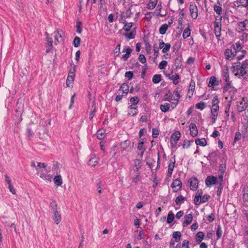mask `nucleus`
<instances>
[{"label": "nucleus", "instance_id": "aec40b11", "mask_svg": "<svg viewBox=\"0 0 248 248\" xmlns=\"http://www.w3.org/2000/svg\"><path fill=\"white\" fill-rule=\"evenodd\" d=\"M46 40L47 42V44L46 46V52L48 53L50 50L52 49V44H53V40L50 37H46Z\"/></svg>", "mask_w": 248, "mask_h": 248}, {"label": "nucleus", "instance_id": "bb28decb", "mask_svg": "<svg viewBox=\"0 0 248 248\" xmlns=\"http://www.w3.org/2000/svg\"><path fill=\"white\" fill-rule=\"evenodd\" d=\"M195 142L197 145H199L202 146H204L207 144L206 140L204 138L196 140Z\"/></svg>", "mask_w": 248, "mask_h": 248}, {"label": "nucleus", "instance_id": "6ab92c4d", "mask_svg": "<svg viewBox=\"0 0 248 248\" xmlns=\"http://www.w3.org/2000/svg\"><path fill=\"white\" fill-rule=\"evenodd\" d=\"M234 52H232L230 49H227L225 52V58L227 60H230L235 56Z\"/></svg>", "mask_w": 248, "mask_h": 248}, {"label": "nucleus", "instance_id": "f03ea898", "mask_svg": "<svg viewBox=\"0 0 248 248\" xmlns=\"http://www.w3.org/2000/svg\"><path fill=\"white\" fill-rule=\"evenodd\" d=\"M236 26V31L239 32H242L245 30H248V20L245 19L243 21L239 22Z\"/></svg>", "mask_w": 248, "mask_h": 248}, {"label": "nucleus", "instance_id": "79ce46f5", "mask_svg": "<svg viewBox=\"0 0 248 248\" xmlns=\"http://www.w3.org/2000/svg\"><path fill=\"white\" fill-rule=\"evenodd\" d=\"M80 38L79 37L76 36L75 37L73 41V45L75 47H77L80 45Z\"/></svg>", "mask_w": 248, "mask_h": 248}, {"label": "nucleus", "instance_id": "c03bdc74", "mask_svg": "<svg viewBox=\"0 0 248 248\" xmlns=\"http://www.w3.org/2000/svg\"><path fill=\"white\" fill-rule=\"evenodd\" d=\"M216 78L214 76H212L209 80L208 86L212 87L216 85Z\"/></svg>", "mask_w": 248, "mask_h": 248}, {"label": "nucleus", "instance_id": "473e14b6", "mask_svg": "<svg viewBox=\"0 0 248 248\" xmlns=\"http://www.w3.org/2000/svg\"><path fill=\"white\" fill-rule=\"evenodd\" d=\"M75 76V75H71L69 73L66 80V85L68 87H70V84L73 81Z\"/></svg>", "mask_w": 248, "mask_h": 248}, {"label": "nucleus", "instance_id": "0eeeda50", "mask_svg": "<svg viewBox=\"0 0 248 248\" xmlns=\"http://www.w3.org/2000/svg\"><path fill=\"white\" fill-rule=\"evenodd\" d=\"M159 48L162 49L163 53H165L169 51L170 48V45L169 43H165L161 39L159 40Z\"/></svg>", "mask_w": 248, "mask_h": 248}, {"label": "nucleus", "instance_id": "2f4dec72", "mask_svg": "<svg viewBox=\"0 0 248 248\" xmlns=\"http://www.w3.org/2000/svg\"><path fill=\"white\" fill-rule=\"evenodd\" d=\"M179 92L180 91L178 88L175 90L173 92L172 96L173 97V99L175 101H178L179 99L180 98V95Z\"/></svg>", "mask_w": 248, "mask_h": 248}, {"label": "nucleus", "instance_id": "423d86ee", "mask_svg": "<svg viewBox=\"0 0 248 248\" xmlns=\"http://www.w3.org/2000/svg\"><path fill=\"white\" fill-rule=\"evenodd\" d=\"M190 16L193 19H196L198 16V8L194 3H191L189 6Z\"/></svg>", "mask_w": 248, "mask_h": 248}, {"label": "nucleus", "instance_id": "49530a36", "mask_svg": "<svg viewBox=\"0 0 248 248\" xmlns=\"http://www.w3.org/2000/svg\"><path fill=\"white\" fill-rule=\"evenodd\" d=\"M167 62L166 61L163 60L158 65V68L160 69H163L165 68V67L167 65Z\"/></svg>", "mask_w": 248, "mask_h": 248}, {"label": "nucleus", "instance_id": "e433bc0d", "mask_svg": "<svg viewBox=\"0 0 248 248\" xmlns=\"http://www.w3.org/2000/svg\"><path fill=\"white\" fill-rule=\"evenodd\" d=\"M120 90H121L123 93L127 94L129 90V86L127 84H123L120 87Z\"/></svg>", "mask_w": 248, "mask_h": 248}, {"label": "nucleus", "instance_id": "a211bd4d", "mask_svg": "<svg viewBox=\"0 0 248 248\" xmlns=\"http://www.w3.org/2000/svg\"><path fill=\"white\" fill-rule=\"evenodd\" d=\"M54 183L57 186H60L62 184V179L60 174L56 175L53 179Z\"/></svg>", "mask_w": 248, "mask_h": 248}, {"label": "nucleus", "instance_id": "8fccbe9b", "mask_svg": "<svg viewBox=\"0 0 248 248\" xmlns=\"http://www.w3.org/2000/svg\"><path fill=\"white\" fill-rule=\"evenodd\" d=\"M243 199L246 202H248V187L244 189Z\"/></svg>", "mask_w": 248, "mask_h": 248}, {"label": "nucleus", "instance_id": "39448f33", "mask_svg": "<svg viewBox=\"0 0 248 248\" xmlns=\"http://www.w3.org/2000/svg\"><path fill=\"white\" fill-rule=\"evenodd\" d=\"M181 134L179 131L175 132L171 136L170 143L172 147H175L177 143V141L179 140L180 138Z\"/></svg>", "mask_w": 248, "mask_h": 248}, {"label": "nucleus", "instance_id": "6e6552de", "mask_svg": "<svg viewBox=\"0 0 248 248\" xmlns=\"http://www.w3.org/2000/svg\"><path fill=\"white\" fill-rule=\"evenodd\" d=\"M182 186V183L180 179H176L173 180L171 184V186L174 192H177L178 190L180 189Z\"/></svg>", "mask_w": 248, "mask_h": 248}, {"label": "nucleus", "instance_id": "dca6fc26", "mask_svg": "<svg viewBox=\"0 0 248 248\" xmlns=\"http://www.w3.org/2000/svg\"><path fill=\"white\" fill-rule=\"evenodd\" d=\"M216 182L217 178L214 176H208L205 180V183L207 186L216 184Z\"/></svg>", "mask_w": 248, "mask_h": 248}, {"label": "nucleus", "instance_id": "f3484780", "mask_svg": "<svg viewBox=\"0 0 248 248\" xmlns=\"http://www.w3.org/2000/svg\"><path fill=\"white\" fill-rule=\"evenodd\" d=\"M190 134L192 137H195L198 134V130L195 124H192L189 125Z\"/></svg>", "mask_w": 248, "mask_h": 248}, {"label": "nucleus", "instance_id": "864d4df0", "mask_svg": "<svg viewBox=\"0 0 248 248\" xmlns=\"http://www.w3.org/2000/svg\"><path fill=\"white\" fill-rule=\"evenodd\" d=\"M81 25H82V23L81 22L78 21L77 23V24H76L77 32L79 33H80L82 31Z\"/></svg>", "mask_w": 248, "mask_h": 248}, {"label": "nucleus", "instance_id": "4d7b16f0", "mask_svg": "<svg viewBox=\"0 0 248 248\" xmlns=\"http://www.w3.org/2000/svg\"><path fill=\"white\" fill-rule=\"evenodd\" d=\"M159 49V47L158 48L156 45H155L154 46V56L155 58H156L158 57Z\"/></svg>", "mask_w": 248, "mask_h": 248}, {"label": "nucleus", "instance_id": "f8f14e48", "mask_svg": "<svg viewBox=\"0 0 248 248\" xmlns=\"http://www.w3.org/2000/svg\"><path fill=\"white\" fill-rule=\"evenodd\" d=\"M190 183V189L192 190H196L198 187V181L196 178H192L188 181Z\"/></svg>", "mask_w": 248, "mask_h": 248}, {"label": "nucleus", "instance_id": "a18cd8bd", "mask_svg": "<svg viewBox=\"0 0 248 248\" xmlns=\"http://www.w3.org/2000/svg\"><path fill=\"white\" fill-rule=\"evenodd\" d=\"M238 3L240 6L245 7L248 6V0H238Z\"/></svg>", "mask_w": 248, "mask_h": 248}, {"label": "nucleus", "instance_id": "4c0bfd02", "mask_svg": "<svg viewBox=\"0 0 248 248\" xmlns=\"http://www.w3.org/2000/svg\"><path fill=\"white\" fill-rule=\"evenodd\" d=\"M124 26L123 29L126 31H129L133 25V23L132 22L126 23L124 22Z\"/></svg>", "mask_w": 248, "mask_h": 248}, {"label": "nucleus", "instance_id": "20e7f679", "mask_svg": "<svg viewBox=\"0 0 248 248\" xmlns=\"http://www.w3.org/2000/svg\"><path fill=\"white\" fill-rule=\"evenodd\" d=\"M215 21L214 22V31L215 34L217 37H219L221 35V17H220L219 20L217 21Z\"/></svg>", "mask_w": 248, "mask_h": 248}, {"label": "nucleus", "instance_id": "5fc2aeb1", "mask_svg": "<svg viewBox=\"0 0 248 248\" xmlns=\"http://www.w3.org/2000/svg\"><path fill=\"white\" fill-rule=\"evenodd\" d=\"M50 206L51 207L52 211H55L57 210V204L56 203V202L55 201H53L50 203Z\"/></svg>", "mask_w": 248, "mask_h": 248}, {"label": "nucleus", "instance_id": "cd10ccee", "mask_svg": "<svg viewBox=\"0 0 248 248\" xmlns=\"http://www.w3.org/2000/svg\"><path fill=\"white\" fill-rule=\"evenodd\" d=\"M204 237V233L202 232H199L196 234V240L198 243H200Z\"/></svg>", "mask_w": 248, "mask_h": 248}, {"label": "nucleus", "instance_id": "4be33fe9", "mask_svg": "<svg viewBox=\"0 0 248 248\" xmlns=\"http://www.w3.org/2000/svg\"><path fill=\"white\" fill-rule=\"evenodd\" d=\"M134 170L138 172L139 170L141 168L140 161L139 159H136L134 160Z\"/></svg>", "mask_w": 248, "mask_h": 248}, {"label": "nucleus", "instance_id": "c85d7f7f", "mask_svg": "<svg viewBox=\"0 0 248 248\" xmlns=\"http://www.w3.org/2000/svg\"><path fill=\"white\" fill-rule=\"evenodd\" d=\"M174 218V214L172 211H170L167 216V222L168 224L171 223Z\"/></svg>", "mask_w": 248, "mask_h": 248}, {"label": "nucleus", "instance_id": "052dcab7", "mask_svg": "<svg viewBox=\"0 0 248 248\" xmlns=\"http://www.w3.org/2000/svg\"><path fill=\"white\" fill-rule=\"evenodd\" d=\"M217 235V238H220L222 235V230L221 227L219 226H218L217 232H216Z\"/></svg>", "mask_w": 248, "mask_h": 248}, {"label": "nucleus", "instance_id": "f257e3e1", "mask_svg": "<svg viewBox=\"0 0 248 248\" xmlns=\"http://www.w3.org/2000/svg\"><path fill=\"white\" fill-rule=\"evenodd\" d=\"M235 65L232 67L234 69L233 72H236L235 75L241 76L244 78H246L248 77V61L246 60L244 61L240 66V62L235 63Z\"/></svg>", "mask_w": 248, "mask_h": 248}, {"label": "nucleus", "instance_id": "a19ab883", "mask_svg": "<svg viewBox=\"0 0 248 248\" xmlns=\"http://www.w3.org/2000/svg\"><path fill=\"white\" fill-rule=\"evenodd\" d=\"M214 9L217 15H220L221 14H222V9L221 7H220V6H218L217 5H215L214 6Z\"/></svg>", "mask_w": 248, "mask_h": 248}, {"label": "nucleus", "instance_id": "de8ad7c7", "mask_svg": "<svg viewBox=\"0 0 248 248\" xmlns=\"http://www.w3.org/2000/svg\"><path fill=\"white\" fill-rule=\"evenodd\" d=\"M40 177L45 180H46L50 181L51 180V176L49 175H47L45 173H41L40 175Z\"/></svg>", "mask_w": 248, "mask_h": 248}, {"label": "nucleus", "instance_id": "ea45409f", "mask_svg": "<svg viewBox=\"0 0 248 248\" xmlns=\"http://www.w3.org/2000/svg\"><path fill=\"white\" fill-rule=\"evenodd\" d=\"M206 107V104L204 102H201L196 105V108L201 110H203Z\"/></svg>", "mask_w": 248, "mask_h": 248}, {"label": "nucleus", "instance_id": "9d476101", "mask_svg": "<svg viewBox=\"0 0 248 248\" xmlns=\"http://www.w3.org/2000/svg\"><path fill=\"white\" fill-rule=\"evenodd\" d=\"M53 216L52 219L54 222L57 224H59L62 220V216L58 212V210L52 211Z\"/></svg>", "mask_w": 248, "mask_h": 248}, {"label": "nucleus", "instance_id": "9b49d317", "mask_svg": "<svg viewBox=\"0 0 248 248\" xmlns=\"http://www.w3.org/2000/svg\"><path fill=\"white\" fill-rule=\"evenodd\" d=\"M219 110L218 106H215L212 107L211 108V114H212V122L213 123H215L217 117L218 115V111Z\"/></svg>", "mask_w": 248, "mask_h": 248}, {"label": "nucleus", "instance_id": "6e6d98bb", "mask_svg": "<svg viewBox=\"0 0 248 248\" xmlns=\"http://www.w3.org/2000/svg\"><path fill=\"white\" fill-rule=\"evenodd\" d=\"M159 135V131L156 128H153L152 129V137L154 138H156Z\"/></svg>", "mask_w": 248, "mask_h": 248}, {"label": "nucleus", "instance_id": "3c124183", "mask_svg": "<svg viewBox=\"0 0 248 248\" xmlns=\"http://www.w3.org/2000/svg\"><path fill=\"white\" fill-rule=\"evenodd\" d=\"M139 99L137 96L132 97L130 99V102L132 104V105H136L139 102Z\"/></svg>", "mask_w": 248, "mask_h": 248}, {"label": "nucleus", "instance_id": "393cba45", "mask_svg": "<svg viewBox=\"0 0 248 248\" xmlns=\"http://www.w3.org/2000/svg\"><path fill=\"white\" fill-rule=\"evenodd\" d=\"M168 77L172 80L174 84L176 85L178 83V79L179 78V76L177 74H175L171 76L170 75H168Z\"/></svg>", "mask_w": 248, "mask_h": 248}, {"label": "nucleus", "instance_id": "f704fd0d", "mask_svg": "<svg viewBox=\"0 0 248 248\" xmlns=\"http://www.w3.org/2000/svg\"><path fill=\"white\" fill-rule=\"evenodd\" d=\"M181 234L180 232H174L172 234V237L175 240V241L178 242L180 240Z\"/></svg>", "mask_w": 248, "mask_h": 248}, {"label": "nucleus", "instance_id": "37998d69", "mask_svg": "<svg viewBox=\"0 0 248 248\" xmlns=\"http://www.w3.org/2000/svg\"><path fill=\"white\" fill-rule=\"evenodd\" d=\"M185 198L183 197L182 196H179L176 197L175 200V202L177 205H179L183 202Z\"/></svg>", "mask_w": 248, "mask_h": 248}, {"label": "nucleus", "instance_id": "4468645a", "mask_svg": "<svg viewBox=\"0 0 248 248\" xmlns=\"http://www.w3.org/2000/svg\"><path fill=\"white\" fill-rule=\"evenodd\" d=\"M132 15V12L131 11L130 8H129L126 10L125 14L124 12L122 13L120 16L121 19L122 20H125L126 18H129Z\"/></svg>", "mask_w": 248, "mask_h": 248}, {"label": "nucleus", "instance_id": "c9c22d12", "mask_svg": "<svg viewBox=\"0 0 248 248\" xmlns=\"http://www.w3.org/2000/svg\"><path fill=\"white\" fill-rule=\"evenodd\" d=\"M161 75L156 74L153 77L152 81L155 83H158L161 81Z\"/></svg>", "mask_w": 248, "mask_h": 248}, {"label": "nucleus", "instance_id": "0e129e2a", "mask_svg": "<svg viewBox=\"0 0 248 248\" xmlns=\"http://www.w3.org/2000/svg\"><path fill=\"white\" fill-rule=\"evenodd\" d=\"M143 144H144V141L142 140H140L138 143V147H137L138 150H142L144 148L143 147Z\"/></svg>", "mask_w": 248, "mask_h": 248}, {"label": "nucleus", "instance_id": "69168bd1", "mask_svg": "<svg viewBox=\"0 0 248 248\" xmlns=\"http://www.w3.org/2000/svg\"><path fill=\"white\" fill-rule=\"evenodd\" d=\"M71 68H70L69 73L71 75H75V72H76V66L74 64H72L71 65Z\"/></svg>", "mask_w": 248, "mask_h": 248}, {"label": "nucleus", "instance_id": "774afa93", "mask_svg": "<svg viewBox=\"0 0 248 248\" xmlns=\"http://www.w3.org/2000/svg\"><path fill=\"white\" fill-rule=\"evenodd\" d=\"M62 30L58 31L55 34V39L58 41V38H62Z\"/></svg>", "mask_w": 248, "mask_h": 248}, {"label": "nucleus", "instance_id": "bf43d9fd", "mask_svg": "<svg viewBox=\"0 0 248 248\" xmlns=\"http://www.w3.org/2000/svg\"><path fill=\"white\" fill-rule=\"evenodd\" d=\"M133 76V73L132 71L126 72L125 73V77L127 78L128 80H130Z\"/></svg>", "mask_w": 248, "mask_h": 248}, {"label": "nucleus", "instance_id": "1a4fd4ad", "mask_svg": "<svg viewBox=\"0 0 248 248\" xmlns=\"http://www.w3.org/2000/svg\"><path fill=\"white\" fill-rule=\"evenodd\" d=\"M130 141L128 140H125L121 143V148L123 150H128V151H131L133 147L134 143H132V147H130Z\"/></svg>", "mask_w": 248, "mask_h": 248}, {"label": "nucleus", "instance_id": "603ef678", "mask_svg": "<svg viewBox=\"0 0 248 248\" xmlns=\"http://www.w3.org/2000/svg\"><path fill=\"white\" fill-rule=\"evenodd\" d=\"M140 178H141V176L140 175V173L139 172H138L137 174V175L136 176H135L133 178V180H132V181L133 182H134V183H137L140 180Z\"/></svg>", "mask_w": 248, "mask_h": 248}, {"label": "nucleus", "instance_id": "680f3d73", "mask_svg": "<svg viewBox=\"0 0 248 248\" xmlns=\"http://www.w3.org/2000/svg\"><path fill=\"white\" fill-rule=\"evenodd\" d=\"M139 60L142 63H145L146 62V58L143 54H140L139 57Z\"/></svg>", "mask_w": 248, "mask_h": 248}, {"label": "nucleus", "instance_id": "ddd939ff", "mask_svg": "<svg viewBox=\"0 0 248 248\" xmlns=\"http://www.w3.org/2000/svg\"><path fill=\"white\" fill-rule=\"evenodd\" d=\"M132 49L130 47H125V48L123 49V52H125V54L122 56L121 59H123L124 61H126L129 57V56H130L131 53L132 52Z\"/></svg>", "mask_w": 248, "mask_h": 248}, {"label": "nucleus", "instance_id": "b1692460", "mask_svg": "<svg viewBox=\"0 0 248 248\" xmlns=\"http://www.w3.org/2000/svg\"><path fill=\"white\" fill-rule=\"evenodd\" d=\"M157 3V0H150V1L147 5V8L149 9H153L155 7Z\"/></svg>", "mask_w": 248, "mask_h": 248}, {"label": "nucleus", "instance_id": "09e8293b", "mask_svg": "<svg viewBox=\"0 0 248 248\" xmlns=\"http://www.w3.org/2000/svg\"><path fill=\"white\" fill-rule=\"evenodd\" d=\"M120 46H121V45H120V44H119L116 47L115 50H114V54L115 56H118L120 55Z\"/></svg>", "mask_w": 248, "mask_h": 248}, {"label": "nucleus", "instance_id": "338daca9", "mask_svg": "<svg viewBox=\"0 0 248 248\" xmlns=\"http://www.w3.org/2000/svg\"><path fill=\"white\" fill-rule=\"evenodd\" d=\"M8 188L10 190V191L13 194H16V190L15 189L14 186H13L12 184H9L8 185Z\"/></svg>", "mask_w": 248, "mask_h": 248}, {"label": "nucleus", "instance_id": "2eb2a0df", "mask_svg": "<svg viewBox=\"0 0 248 248\" xmlns=\"http://www.w3.org/2000/svg\"><path fill=\"white\" fill-rule=\"evenodd\" d=\"M195 83L193 81H191L189 86V89L188 91V97L189 98H191V96L193 94V93L195 91Z\"/></svg>", "mask_w": 248, "mask_h": 248}, {"label": "nucleus", "instance_id": "72a5a7b5", "mask_svg": "<svg viewBox=\"0 0 248 248\" xmlns=\"http://www.w3.org/2000/svg\"><path fill=\"white\" fill-rule=\"evenodd\" d=\"M98 163V158H96V157H93L92 158H91L89 161V165L91 166H92V167H94Z\"/></svg>", "mask_w": 248, "mask_h": 248}, {"label": "nucleus", "instance_id": "58836bf2", "mask_svg": "<svg viewBox=\"0 0 248 248\" xmlns=\"http://www.w3.org/2000/svg\"><path fill=\"white\" fill-rule=\"evenodd\" d=\"M135 32L133 31H131L130 32H126L124 34V35L127 39H133L135 36Z\"/></svg>", "mask_w": 248, "mask_h": 248}, {"label": "nucleus", "instance_id": "13d9d810", "mask_svg": "<svg viewBox=\"0 0 248 248\" xmlns=\"http://www.w3.org/2000/svg\"><path fill=\"white\" fill-rule=\"evenodd\" d=\"M241 138V134L240 132H237L235 133V137L233 141V144L236 142L237 141L240 140Z\"/></svg>", "mask_w": 248, "mask_h": 248}, {"label": "nucleus", "instance_id": "e2e57ef3", "mask_svg": "<svg viewBox=\"0 0 248 248\" xmlns=\"http://www.w3.org/2000/svg\"><path fill=\"white\" fill-rule=\"evenodd\" d=\"M219 103V100L217 96H215L213 98L212 102V107H214L215 106H218V104Z\"/></svg>", "mask_w": 248, "mask_h": 248}, {"label": "nucleus", "instance_id": "5701e85b", "mask_svg": "<svg viewBox=\"0 0 248 248\" xmlns=\"http://www.w3.org/2000/svg\"><path fill=\"white\" fill-rule=\"evenodd\" d=\"M168 27H169V25L166 24H164L161 25V26L159 28V33L162 35L165 34L167 30H168Z\"/></svg>", "mask_w": 248, "mask_h": 248}, {"label": "nucleus", "instance_id": "7c9ffc66", "mask_svg": "<svg viewBox=\"0 0 248 248\" xmlns=\"http://www.w3.org/2000/svg\"><path fill=\"white\" fill-rule=\"evenodd\" d=\"M128 108L131 110L130 112H128L129 115L133 116L138 113V109L136 108L133 107L132 105L129 106Z\"/></svg>", "mask_w": 248, "mask_h": 248}, {"label": "nucleus", "instance_id": "a878e982", "mask_svg": "<svg viewBox=\"0 0 248 248\" xmlns=\"http://www.w3.org/2000/svg\"><path fill=\"white\" fill-rule=\"evenodd\" d=\"M170 108V105L169 103H165L164 104H161L160 106V109L162 111L166 112L169 110Z\"/></svg>", "mask_w": 248, "mask_h": 248}, {"label": "nucleus", "instance_id": "412c9836", "mask_svg": "<svg viewBox=\"0 0 248 248\" xmlns=\"http://www.w3.org/2000/svg\"><path fill=\"white\" fill-rule=\"evenodd\" d=\"M106 135L105 131L104 129H99L96 133V137L98 139L103 140Z\"/></svg>", "mask_w": 248, "mask_h": 248}, {"label": "nucleus", "instance_id": "7ed1b4c3", "mask_svg": "<svg viewBox=\"0 0 248 248\" xmlns=\"http://www.w3.org/2000/svg\"><path fill=\"white\" fill-rule=\"evenodd\" d=\"M247 100L243 98L241 101L236 103V109L239 112H242L245 110L247 108Z\"/></svg>", "mask_w": 248, "mask_h": 248}, {"label": "nucleus", "instance_id": "c756f323", "mask_svg": "<svg viewBox=\"0 0 248 248\" xmlns=\"http://www.w3.org/2000/svg\"><path fill=\"white\" fill-rule=\"evenodd\" d=\"M185 15V11L184 9H182L179 13V17L178 19V22L179 25H182L183 23V17Z\"/></svg>", "mask_w": 248, "mask_h": 248}]
</instances>
